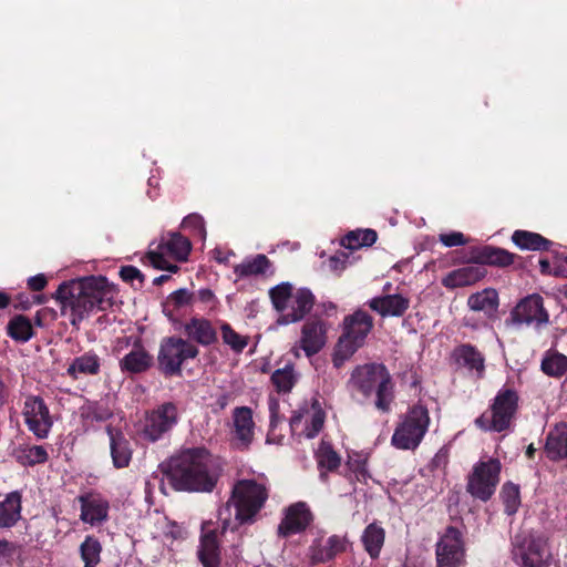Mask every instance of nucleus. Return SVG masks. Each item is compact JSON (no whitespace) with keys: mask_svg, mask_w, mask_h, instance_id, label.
Listing matches in <instances>:
<instances>
[{"mask_svg":"<svg viewBox=\"0 0 567 567\" xmlns=\"http://www.w3.org/2000/svg\"><path fill=\"white\" fill-rule=\"evenodd\" d=\"M348 385L353 395L359 393L363 398H369L375 391L377 409L382 412L390 410L393 400V385L384 365L371 363L358 367L351 373Z\"/></svg>","mask_w":567,"mask_h":567,"instance_id":"4","label":"nucleus"},{"mask_svg":"<svg viewBox=\"0 0 567 567\" xmlns=\"http://www.w3.org/2000/svg\"><path fill=\"white\" fill-rule=\"evenodd\" d=\"M81 415L86 420L101 422L107 420L112 413L107 408L99 403H89L82 408Z\"/></svg>","mask_w":567,"mask_h":567,"instance_id":"49","label":"nucleus"},{"mask_svg":"<svg viewBox=\"0 0 567 567\" xmlns=\"http://www.w3.org/2000/svg\"><path fill=\"white\" fill-rule=\"evenodd\" d=\"M502 499L505 506V512L507 515H513L517 512L518 506L520 504L519 501V489L513 483L504 484L502 488Z\"/></svg>","mask_w":567,"mask_h":567,"instance_id":"47","label":"nucleus"},{"mask_svg":"<svg viewBox=\"0 0 567 567\" xmlns=\"http://www.w3.org/2000/svg\"><path fill=\"white\" fill-rule=\"evenodd\" d=\"M473 259L476 264H486L504 267L513 262V255L501 248L485 246L476 250Z\"/></svg>","mask_w":567,"mask_h":567,"instance_id":"35","label":"nucleus"},{"mask_svg":"<svg viewBox=\"0 0 567 567\" xmlns=\"http://www.w3.org/2000/svg\"><path fill=\"white\" fill-rule=\"evenodd\" d=\"M513 559L519 567H549L551 554L547 542L542 537H515Z\"/></svg>","mask_w":567,"mask_h":567,"instance_id":"12","label":"nucleus"},{"mask_svg":"<svg viewBox=\"0 0 567 567\" xmlns=\"http://www.w3.org/2000/svg\"><path fill=\"white\" fill-rule=\"evenodd\" d=\"M373 328L372 317L363 311L357 310L343 319V332L339 338L334 352V362L349 359L364 343L365 338Z\"/></svg>","mask_w":567,"mask_h":567,"instance_id":"8","label":"nucleus"},{"mask_svg":"<svg viewBox=\"0 0 567 567\" xmlns=\"http://www.w3.org/2000/svg\"><path fill=\"white\" fill-rule=\"evenodd\" d=\"M437 567H462L465 563V548L461 532L447 527L436 543Z\"/></svg>","mask_w":567,"mask_h":567,"instance_id":"13","label":"nucleus"},{"mask_svg":"<svg viewBox=\"0 0 567 567\" xmlns=\"http://www.w3.org/2000/svg\"><path fill=\"white\" fill-rule=\"evenodd\" d=\"M152 364L153 357L140 341H135L131 350L118 362L121 371L131 374L143 373Z\"/></svg>","mask_w":567,"mask_h":567,"instance_id":"20","label":"nucleus"},{"mask_svg":"<svg viewBox=\"0 0 567 567\" xmlns=\"http://www.w3.org/2000/svg\"><path fill=\"white\" fill-rule=\"evenodd\" d=\"M502 464L497 458L480 461L468 474L466 491L475 498L488 501L499 483Z\"/></svg>","mask_w":567,"mask_h":567,"instance_id":"11","label":"nucleus"},{"mask_svg":"<svg viewBox=\"0 0 567 567\" xmlns=\"http://www.w3.org/2000/svg\"><path fill=\"white\" fill-rule=\"evenodd\" d=\"M167 252L165 250L150 251L147 257L150 262L157 269L168 270L169 272H177L178 266L169 264L165 259Z\"/></svg>","mask_w":567,"mask_h":567,"instance_id":"50","label":"nucleus"},{"mask_svg":"<svg viewBox=\"0 0 567 567\" xmlns=\"http://www.w3.org/2000/svg\"><path fill=\"white\" fill-rule=\"evenodd\" d=\"M316 458L318 466L320 468V478L322 481L327 480V474L324 471L332 472L336 471L340 464L341 458L338 453L332 449L331 444L322 441L316 452Z\"/></svg>","mask_w":567,"mask_h":567,"instance_id":"33","label":"nucleus"},{"mask_svg":"<svg viewBox=\"0 0 567 567\" xmlns=\"http://www.w3.org/2000/svg\"><path fill=\"white\" fill-rule=\"evenodd\" d=\"M467 306L473 311H482L485 315H491L496 311L498 307V295L496 290L492 288L483 289L468 297Z\"/></svg>","mask_w":567,"mask_h":567,"instance_id":"32","label":"nucleus"},{"mask_svg":"<svg viewBox=\"0 0 567 567\" xmlns=\"http://www.w3.org/2000/svg\"><path fill=\"white\" fill-rule=\"evenodd\" d=\"M327 326L323 321L315 319L307 321L301 330L300 348L307 357L318 353L327 341Z\"/></svg>","mask_w":567,"mask_h":567,"instance_id":"18","label":"nucleus"},{"mask_svg":"<svg viewBox=\"0 0 567 567\" xmlns=\"http://www.w3.org/2000/svg\"><path fill=\"white\" fill-rule=\"evenodd\" d=\"M540 369L548 377L560 378L567 372V357L558 351L548 350L542 359Z\"/></svg>","mask_w":567,"mask_h":567,"instance_id":"36","label":"nucleus"},{"mask_svg":"<svg viewBox=\"0 0 567 567\" xmlns=\"http://www.w3.org/2000/svg\"><path fill=\"white\" fill-rule=\"evenodd\" d=\"M100 368V357L96 353L90 351L75 358L69 365L66 372L71 378L76 379L79 374L95 375L99 373Z\"/></svg>","mask_w":567,"mask_h":567,"instance_id":"30","label":"nucleus"},{"mask_svg":"<svg viewBox=\"0 0 567 567\" xmlns=\"http://www.w3.org/2000/svg\"><path fill=\"white\" fill-rule=\"evenodd\" d=\"M385 540V530L378 523L369 524L361 536L365 551L371 558H378Z\"/></svg>","mask_w":567,"mask_h":567,"instance_id":"29","label":"nucleus"},{"mask_svg":"<svg viewBox=\"0 0 567 567\" xmlns=\"http://www.w3.org/2000/svg\"><path fill=\"white\" fill-rule=\"evenodd\" d=\"M300 349H301V348H300V344H299V346H295V347L292 348V352H293V354H295L296 357H299V355H300V353H299V350H300Z\"/></svg>","mask_w":567,"mask_h":567,"instance_id":"64","label":"nucleus"},{"mask_svg":"<svg viewBox=\"0 0 567 567\" xmlns=\"http://www.w3.org/2000/svg\"><path fill=\"white\" fill-rule=\"evenodd\" d=\"M47 278L44 275L39 274L33 277H30L28 280V286L33 291H41L47 286Z\"/></svg>","mask_w":567,"mask_h":567,"instance_id":"56","label":"nucleus"},{"mask_svg":"<svg viewBox=\"0 0 567 567\" xmlns=\"http://www.w3.org/2000/svg\"><path fill=\"white\" fill-rule=\"evenodd\" d=\"M183 332L189 342L207 347L217 341V330L213 322L203 317H193L183 324Z\"/></svg>","mask_w":567,"mask_h":567,"instance_id":"17","label":"nucleus"},{"mask_svg":"<svg viewBox=\"0 0 567 567\" xmlns=\"http://www.w3.org/2000/svg\"><path fill=\"white\" fill-rule=\"evenodd\" d=\"M274 308L280 313L277 322L289 324L298 322L312 309L315 298L306 288L293 289L290 282H281L269 290Z\"/></svg>","mask_w":567,"mask_h":567,"instance_id":"5","label":"nucleus"},{"mask_svg":"<svg viewBox=\"0 0 567 567\" xmlns=\"http://www.w3.org/2000/svg\"><path fill=\"white\" fill-rule=\"evenodd\" d=\"M545 452L551 460H560L567 456V432L551 431L546 440Z\"/></svg>","mask_w":567,"mask_h":567,"instance_id":"39","label":"nucleus"},{"mask_svg":"<svg viewBox=\"0 0 567 567\" xmlns=\"http://www.w3.org/2000/svg\"><path fill=\"white\" fill-rule=\"evenodd\" d=\"M20 517L21 494L19 492H11L0 502V528L14 526Z\"/></svg>","mask_w":567,"mask_h":567,"instance_id":"28","label":"nucleus"},{"mask_svg":"<svg viewBox=\"0 0 567 567\" xmlns=\"http://www.w3.org/2000/svg\"><path fill=\"white\" fill-rule=\"evenodd\" d=\"M120 276L124 281L131 282V284H133L134 280H140L141 282L143 280V275L141 274V271L136 267H133V266L122 267L120 270Z\"/></svg>","mask_w":567,"mask_h":567,"instance_id":"54","label":"nucleus"},{"mask_svg":"<svg viewBox=\"0 0 567 567\" xmlns=\"http://www.w3.org/2000/svg\"><path fill=\"white\" fill-rule=\"evenodd\" d=\"M17 546L6 539H0V561L10 559L16 553Z\"/></svg>","mask_w":567,"mask_h":567,"instance_id":"55","label":"nucleus"},{"mask_svg":"<svg viewBox=\"0 0 567 567\" xmlns=\"http://www.w3.org/2000/svg\"><path fill=\"white\" fill-rule=\"evenodd\" d=\"M182 226L187 229L194 230L203 239L206 237V229L204 218L198 214H190L186 216L182 223Z\"/></svg>","mask_w":567,"mask_h":567,"instance_id":"52","label":"nucleus"},{"mask_svg":"<svg viewBox=\"0 0 567 567\" xmlns=\"http://www.w3.org/2000/svg\"><path fill=\"white\" fill-rule=\"evenodd\" d=\"M190 241L178 233H172L158 246L159 250H165L167 255L177 260H186L190 251Z\"/></svg>","mask_w":567,"mask_h":567,"instance_id":"34","label":"nucleus"},{"mask_svg":"<svg viewBox=\"0 0 567 567\" xmlns=\"http://www.w3.org/2000/svg\"><path fill=\"white\" fill-rule=\"evenodd\" d=\"M168 478L177 491L210 492L216 485L218 471L205 449H187L171 457Z\"/></svg>","mask_w":567,"mask_h":567,"instance_id":"2","label":"nucleus"},{"mask_svg":"<svg viewBox=\"0 0 567 567\" xmlns=\"http://www.w3.org/2000/svg\"><path fill=\"white\" fill-rule=\"evenodd\" d=\"M299 374L291 364L274 371L271 382L278 393H289L298 382Z\"/></svg>","mask_w":567,"mask_h":567,"instance_id":"37","label":"nucleus"},{"mask_svg":"<svg viewBox=\"0 0 567 567\" xmlns=\"http://www.w3.org/2000/svg\"><path fill=\"white\" fill-rule=\"evenodd\" d=\"M518 393L503 386L495 395L491 406L475 420L477 427L485 432H503L511 427L518 410Z\"/></svg>","mask_w":567,"mask_h":567,"instance_id":"6","label":"nucleus"},{"mask_svg":"<svg viewBox=\"0 0 567 567\" xmlns=\"http://www.w3.org/2000/svg\"><path fill=\"white\" fill-rule=\"evenodd\" d=\"M368 458L364 454L361 453H352L348 456L347 468L350 472L349 478L352 480L354 477L359 482L367 483L368 478H370L368 468H367Z\"/></svg>","mask_w":567,"mask_h":567,"instance_id":"44","label":"nucleus"},{"mask_svg":"<svg viewBox=\"0 0 567 567\" xmlns=\"http://www.w3.org/2000/svg\"><path fill=\"white\" fill-rule=\"evenodd\" d=\"M512 239L522 249L543 250L549 245V241L539 234L526 230H516Z\"/></svg>","mask_w":567,"mask_h":567,"instance_id":"41","label":"nucleus"},{"mask_svg":"<svg viewBox=\"0 0 567 567\" xmlns=\"http://www.w3.org/2000/svg\"><path fill=\"white\" fill-rule=\"evenodd\" d=\"M101 543L93 536H86L80 546V554L84 567H97L101 561Z\"/></svg>","mask_w":567,"mask_h":567,"instance_id":"42","label":"nucleus"},{"mask_svg":"<svg viewBox=\"0 0 567 567\" xmlns=\"http://www.w3.org/2000/svg\"><path fill=\"white\" fill-rule=\"evenodd\" d=\"M112 288L105 277H87L63 284L56 290L61 313L76 327L95 310H105L110 305Z\"/></svg>","mask_w":567,"mask_h":567,"instance_id":"1","label":"nucleus"},{"mask_svg":"<svg viewBox=\"0 0 567 567\" xmlns=\"http://www.w3.org/2000/svg\"><path fill=\"white\" fill-rule=\"evenodd\" d=\"M514 322L534 326L536 328L549 322V313L544 307V299L538 293H533L522 299L512 311Z\"/></svg>","mask_w":567,"mask_h":567,"instance_id":"15","label":"nucleus"},{"mask_svg":"<svg viewBox=\"0 0 567 567\" xmlns=\"http://www.w3.org/2000/svg\"><path fill=\"white\" fill-rule=\"evenodd\" d=\"M430 426L429 411L423 405H414L398 423L391 444L398 450H415L424 439Z\"/></svg>","mask_w":567,"mask_h":567,"instance_id":"7","label":"nucleus"},{"mask_svg":"<svg viewBox=\"0 0 567 567\" xmlns=\"http://www.w3.org/2000/svg\"><path fill=\"white\" fill-rule=\"evenodd\" d=\"M8 334L19 342H25L31 339L33 329L30 320L24 316L13 317L7 326Z\"/></svg>","mask_w":567,"mask_h":567,"instance_id":"43","label":"nucleus"},{"mask_svg":"<svg viewBox=\"0 0 567 567\" xmlns=\"http://www.w3.org/2000/svg\"><path fill=\"white\" fill-rule=\"evenodd\" d=\"M199 353L198 348L186 339L168 337L162 340L157 361L159 370L166 375H178L182 365L189 359H195Z\"/></svg>","mask_w":567,"mask_h":567,"instance_id":"10","label":"nucleus"},{"mask_svg":"<svg viewBox=\"0 0 567 567\" xmlns=\"http://www.w3.org/2000/svg\"><path fill=\"white\" fill-rule=\"evenodd\" d=\"M17 458L24 466H33L47 462L48 452L41 445L27 446L18 452Z\"/></svg>","mask_w":567,"mask_h":567,"instance_id":"45","label":"nucleus"},{"mask_svg":"<svg viewBox=\"0 0 567 567\" xmlns=\"http://www.w3.org/2000/svg\"><path fill=\"white\" fill-rule=\"evenodd\" d=\"M268 410H269V432L267 435V442H278L276 440V430L282 423V417L279 414V401L275 398H269L268 401Z\"/></svg>","mask_w":567,"mask_h":567,"instance_id":"48","label":"nucleus"},{"mask_svg":"<svg viewBox=\"0 0 567 567\" xmlns=\"http://www.w3.org/2000/svg\"><path fill=\"white\" fill-rule=\"evenodd\" d=\"M311 518L312 516L307 504L298 502L286 509L285 517L279 524L278 532L282 536L300 533L310 524Z\"/></svg>","mask_w":567,"mask_h":567,"instance_id":"16","label":"nucleus"},{"mask_svg":"<svg viewBox=\"0 0 567 567\" xmlns=\"http://www.w3.org/2000/svg\"><path fill=\"white\" fill-rule=\"evenodd\" d=\"M535 451H536V450H535V447H534V445H533V444L528 445V447H527V450H526V455H527V457L532 458V457H533V455H534V453H535Z\"/></svg>","mask_w":567,"mask_h":567,"instance_id":"62","label":"nucleus"},{"mask_svg":"<svg viewBox=\"0 0 567 567\" xmlns=\"http://www.w3.org/2000/svg\"><path fill=\"white\" fill-rule=\"evenodd\" d=\"M272 272L271 261L262 254L246 258L234 267V274L239 278L265 276Z\"/></svg>","mask_w":567,"mask_h":567,"instance_id":"25","label":"nucleus"},{"mask_svg":"<svg viewBox=\"0 0 567 567\" xmlns=\"http://www.w3.org/2000/svg\"><path fill=\"white\" fill-rule=\"evenodd\" d=\"M368 305L382 317H401L409 309L410 300L402 295L395 293L374 297Z\"/></svg>","mask_w":567,"mask_h":567,"instance_id":"23","label":"nucleus"},{"mask_svg":"<svg viewBox=\"0 0 567 567\" xmlns=\"http://www.w3.org/2000/svg\"><path fill=\"white\" fill-rule=\"evenodd\" d=\"M440 241L445 247H455V246H462L467 243L464 235L460 231H452L449 234H441L440 235Z\"/></svg>","mask_w":567,"mask_h":567,"instance_id":"53","label":"nucleus"},{"mask_svg":"<svg viewBox=\"0 0 567 567\" xmlns=\"http://www.w3.org/2000/svg\"><path fill=\"white\" fill-rule=\"evenodd\" d=\"M198 558L204 567H220V553L216 530H206L203 533Z\"/></svg>","mask_w":567,"mask_h":567,"instance_id":"26","label":"nucleus"},{"mask_svg":"<svg viewBox=\"0 0 567 567\" xmlns=\"http://www.w3.org/2000/svg\"><path fill=\"white\" fill-rule=\"evenodd\" d=\"M194 295L188 289H178L172 292L168 296V303H171L174 309H181L189 306L193 302Z\"/></svg>","mask_w":567,"mask_h":567,"instance_id":"51","label":"nucleus"},{"mask_svg":"<svg viewBox=\"0 0 567 567\" xmlns=\"http://www.w3.org/2000/svg\"><path fill=\"white\" fill-rule=\"evenodd\" d=\"M452 359L457 368L474 371L482 377L485 370L484 355L472 344H461L453 350Z\"/></svg>","mask_w":567,"mask_h":567,"instance_id":"22","label":"nucleus"},{"mask_svg":"<svg viewBox=\"0 0 567 567\" xmlns=\"http://www.w3.org/2000/svg\"><path fill=\"white\" fill-rule=\"evenodd\" d=\"M378 235L372 229H358L350 231L341 240V245L350 250H357L362 247H369L375 243Z\"/></svg>","mask_w":567,"mask_h":567,"instance_id":"40","label":"nucleus"},{"mask_svg":"<svg viewBox=\"0 0 567 567\" xmlns=\"http://www.w3.org/2000/svg\"><path fill=\"white\" fill-rule=\"evenodd\" d=\"M486 270L478 265H471L458 268L450 272L444 279L443 285L446 288H458L465 286H472L484 278Z\"/></svg>","mask_w":567,"mask_h":567,"instance_id":"24","label":"nucleus"},{"mask_svg":"<svg viewBox=\"0 0 567 567\" xmlns=\"http://www.w3.org/2000/svg\"><path fill=\"white\" fill-rule=\"evenodd\" d=\"M179 411L175 403L165 402L147 411L137 426L138 435L147 442H156L178 423Z\"/></svg>","mask_w":567,"mask_h":567,"instance_id":"9","label":"nucleus"},{"mask_svg":"<svg viewBox=\"0 0 567 567\" xmlns=\"http://www.w3.org/2000/svg\"><path fill=\"white\" fill-rule=\"evenodd\" d=\"M305 420L303 434L307 439H312L321 431L324 423V413L320 409H313L311 412L307 411L305 414L295 415L290 421V427L296 430L298 425Z\"/></svg>","mask_w":567,"mask_h":567,"instance_id":"31","label":"nucleus"},{"mask_svg":"<svg viewBox=\"0 0 567 567\" xmlns=\"http://www.w3.org/2000/svg\"><path fill=\"white\" fill-rule=\"evenodd\" d=\"M7 399V389L4 383L0 380V408L4 404Z\"/></svg>","mask_w":567,"mask_h":567,"instance_id":"59","label":"nucleus"},{"mask_svg":"<svg viewBox=\"0 0 567 567\" xmlns=\"http://www.w3.org/2000/svg\"><path fill=\"white\" fill-rule=\"evenodd\" d=\"M198 299L204 303H210L215 300V295L210 289H200L198 291Z\"/></svg>","mask_w":567,"mask_h":567,"instance_id":"57","label":"nucleus"},{"mask_svg":"<svg viewBox=\"0 0 567 567\" xmlns=\"http://www.w3.org/2000/svg\"><path fill=\"white\" fill-rule=\"evenodd\" d=\"M233 420L237 440L244 445H248L252 441L255 430L251 409L236 408L233 412Z\"/></svg>","mask_w":567,"mask_h":567,"instance_id":"27","label":"nucleus"},{"mask_svg":"<svg viewBox=\"0 0 567 567\" xmlns=\"http://www.w3.org/2000/svg\"><path fill=\"white\" fill-rule=\"evenodd\" d=\"M539 264L543 270H546L549 267V262L547 260H540Z\"/></svg>","mask_w":567,"mask_h":567,"instance_id":"63","label":"nucleus"},{"mask_svg":"<svg viewBox=\"0 0 567 567\" xmlns=\"http://www.w3.org/2000/svg\"><path fill=\"white\" fill-rule=\"evenodd\" d=\"M347 544L346 537L333 535L327 539L322 547L313 553L312 558L321 563L331 560L334 556L347 549Z\"/></svg>","mask_w":567,"mask_h":567,"instance_id":"38","label":"nucleus"},{"mask_svg":"<svg viewBox=\"0 0 567 567\" xmlns=\"http://www.w3.org/2000/svg\"><path fill=\"white\" fill-rule=\"evenodd\" d=\"M106 433L110 439L111 457L114 467H127L132 460V449L128 440L121 430L110 425L106 427Z\"/></svg>","mask_w":567,"mask_h":567,"instance_id":"21","label":"nucleus"},{"mask_svg":"<svg viewBox=\"0 0 567 567\" xmlns=\"http://www.w3.org/2000/svg\"><path fill=\"white\" fill-rule=\"evenodd\" d=\"M22 414L28 429L38 439H45L49 435L53 420L42 398L28 396L23 404Z\"/></svg>","mask_w":567,"mask_h":567,"instance_id":"14","label":"nucleus"},{"mask_svg":"<svg viewBox=\"0 0 567 567\" xmlns=\"http://www.w3.org/2000/svg\"><path fill=\"white\" fill-rule=\"evenodd\" d=\"M9 301H10L9 297L4 292L0 291V309L7 308L9 305Z\"/></svg>","mask_w":567,"mask_h":567,"instance_id":"60","label":"nucleus"},{"mask_svg":"<svg viewBox=\"0 0 567 567\" xmlns=\"http://www.w3.org/2000/svg\"><path fill=\"white\" fill-rule=\"evenodd\" d=\"M267 498L268 489L264 483H258L255 480L237 482L230 499L218 511V520L223 532L235 530L243 524L254 522Z\"/></svg>","mask_w":567,"mask_h":567,"instance_id":"3","label":"nucleus"},{"mask_svg":"<svg viewBox=\"0 0 567 567\" xmlns=\"http://www.w3.org/2000/svg\"><path fill=\"white\" fill-rule=\"evenodd\" d=\"M330 267L333 269V270H341L344 268V262L340 259V257H331L330 258Z\"/></svg>","mask_w":567,"mask_h":567,"instance_id":"58","label":"nucleus"},{"mask_svg":"<svg viewBox=\"0 0 567 567\" xmlns=\"http://www.w3.org/2000/svg\"><path fill=\"white\" fill-rule=\"evenodd\" d=\"M168 278H169V276H167V275H162V276H159V277H156V278L154 279V281H153V282H154V285H161V284H163L164 281H166Z\"/></svg>","mask_w":567,"mask_h":567,"instance_id":"61","label":"nucleus"},{"mask_svg":"<svg viewBox=\"0 0 567 567\" xmlns=\"http://www.w3.org/2000/svg\"><path fill=\"white\" fill-rule=\"evenodd\" d=\"M221 338L225 344L235 352H241L248 344V338L237 333L228 323L220 327Z\"/></svg>","mask_w":567,"mask_h":567,"instance_id":"46","label":"nucleus"},{"mask_svg":"<svg viewBox=\"0 0 567 567\" xmlns=\"http://www.w3.org/2000/svg\"><path fill=\"white\" fill-rule=\"evenodd\" d=\"M79 502L81 504L80 518L82 522L93 526L106 520L109 513V502L106 499L100 495L86 494L79 496Z\"/></svg>","mask_w":567,"mask_h":567,"instance_id":"19","label":"nucleus"}]
</instances>
